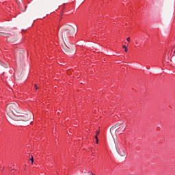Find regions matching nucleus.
Here are the masks:
<instances>
[{"mask_svg": "<svg viewBox=\"0 0 175 175\" xmlns=\"http://www.w3.org/2000/svg\"><path fill=\"white\" fill-rule=\"evenodd\" d=\"M124 131H125V126L122 124H121L118 129H116V133H119V135H121Z\"/></svg>", "mask_w": 175, "mask_h": 175, "instance_id": "1", "label": "nucleus"}, {"mask_svg": "<svg viewBox=\"0 0 175 175\" xmlns=\"http://www.w3.org/2000/svg\"><path fill=\"white\" fill-rule=\"evenodd\" d=\"M172 53H173V49H167L165 51V54H167V55H172Z\"/></svg>", "mask_w": 175, "mask_h": 175, "instance_id": "2", "label": "nucleus"}, {"mask_svg": "<svg viewBox=\"0 0 175 175\" xmlns=\"http://www.w3.org/2000/svg\"><path fill=\"white\" fill-rule=\"evenodd\" d=\"M98 135H99V131L96 133V143L98 144L99 142V139H98Z\"/></svg>", "mask_w": 175, "mask_h": 175, "instance_id": "3", "label": "nucleus"}, {"mask_svg": "<svg viewBox=\"0 0 175 175\" xmlns=\"http://www.w3.org/2000/svg\"><path fill=\"white\" fill-rule=\"evenodd\" d=\"M70 31H72V32H73V31H75V29H73V27H70Z\"/></svg>", "mask_w": 175, "mask_h": 175, "instance_id": "4", "label": "nucleus"}, {"mask_svg": "<svg viewBox=\"0 0 175 175\" xmlns=\"http://www.w3.org/2000/svg\"><path fill=\"white\" fill-rule=\"evenodd\" d=\"M130 40H131V38L129 37V38H127V42H130Z\"/></svg>", "mask_w": 175, "mask_h": 175, "instance_id": "5", "label": "nucleus"}, {"mask_svg": "<svg viewBox=\"0 0 175 175\" xmlns=\"http://www.w3.org/2000/svg\"><path fill=\"white\" fill-rule=\"evenodd\" d=\"M125 53H128V49L127 48L125 49Z\"/></svg>", "mask_w": 175, "mask_h": 175, "instance_id": "6", "label": "nucleus"}, {"mask_svg": "<svg viewBox=\"0 0 175 175\" xmlns=\"http://www.w3.org/2000/svg\"><path fill=\"white\" fill-rule=\"evenodd\" d=\"M31 163H33V158L31 157Z\"/></svg>", "mask_w": 175, "mask_h": 175, "instance_id": "7", "label": "nucleus"}, {"mask_svg": "<svg viewBox=\"0 0 175 175\" xmlns=\"http://www.w3.org/2000/svg\"><path fill=\"white\" fill-rule=\"evenodd\" d=\"M174 49H175V46H174ZM174 54H175V49H174V53H173L172 55H174Z\"/></svg>", "mask_w": 175, "mask_h": 175, "instance_id": "8", "label": "nucleus"}, {"mask_svg": "<svg viewBox=\"0 0 175 175\" xmlns=\"http://www.w3.org/2000/svg\"><path fill=\"white\" fill-rule=\"evenodd\" d=\"M123 49H126V45H124Z\"/></svg>", "mask_w": 175, "mask_h": 175, "instance_id": "9", "label": "nucleus"}, {"mask_svg": "<svg viewBox=\"0 0 175 175\" xmlns=\"http://www.w3.org/2000/svg\"><path fill=\"white\" fill-rule=\"evenodd\" d=\"M36 90H38V85H35Z\"/></svg>", "mask_w": 175, "mask_h": 175, "instance_id": "10", "label": "nucleus"}, {"mask_svg": "<svg viewBox=\"0 0 175 175\" xmlns=\"http://www.w3.org/2000/svg\"><path fill=\"white\" fill-rule=\"evenodd\" d=\"M90 174H92V172H90Z\"/></svg>", "mask_w": 175, "mask_h": 175, "instance_id": "11", "label": "nucleus"}]
</instances>
